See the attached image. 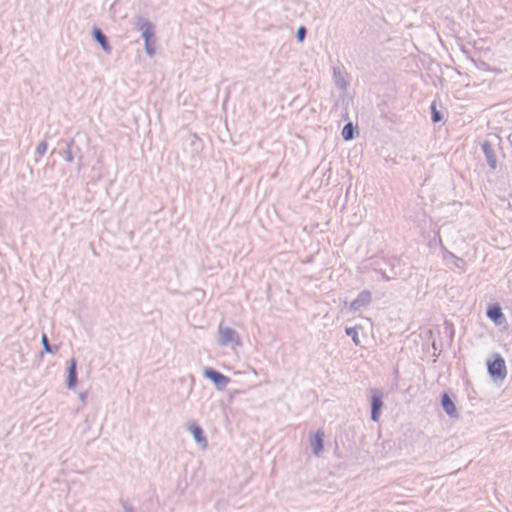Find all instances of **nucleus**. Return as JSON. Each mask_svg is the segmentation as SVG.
Returning <instances> with one entry per match:
<instances>
[{
    "label": "nucleus",
    "instance_id": "nucleus-21",
    "mask_svg": "<svg viewBox=\"0 0 512 512\" xmlns=\"http://www.w3.org/2000/svg\"><path fill=\"white\" fill-rule=\"evenodd\" d=\"M306 35V28L304 26H300L296 31V38L299 42H302Z\"/></svg>",
    "mask_w": 512,
    "mask_h": 512
},
{
    "label": "nucleus",
    "instance_id": "nucleus-14",
    "mask_svg": "<svg viewBox=\"0 0 512 512\" xmlns=\"http://www.w3.org/2000/svg\"><path fill=\"white\" fill-rule=\"evenodd\" d=\"M372 294L369 290L361 291L357 298L354 299V309L360 307H366L371 303Z\"/></svg>",
    "mask_w": 512,
    "mask_h": 512
},
{
    "label": "nucleus",
    "instance_id": "nucleus-25",
    "mask_svg": "<svg viewBox=\"0 0 512 512\" xmlns=\"http://www.w3.org/2000/svg\"><path fill=\"white\" fill-rule=\"evenodd\" d=\"M122 507L124 512H135L134 508L127 504L126 502H122Z\"/></svg>",
    "mask_w": 512,
    "mask_h": 512
},
{
    "label": "nucleus",
    "instance_id": "nucleus-19",
    "mask_svg": "<svg viewBox=\"0 0 512 512\" xmlns=\"http://www.w3.org/2000/svg\"><path fill=\"white\" fill-rule=\"evenodd\" d=\"M47 147V142L45 140L41 141L36 148V154L38 156H43L47 151Z\"/></svg>",
    "mask_w": 512,
    "mask_h": 512
},
{
    "label": "nucleus",
    "instance_id": "nucleus-17",
    "mask_svg": "<svg viewBox=\"0 0 512 512\" xmlns=\"http://www.w3.org/2000/svg\"><path fill=\"white\" fill-rule=\"evenodd\" d=\"M74 140L70 139L66 145V148L64 150V157L65 160L69 163L73 162L74 160Z\"/></svg>",
    "mask_w": 512,
    "mask_h": 512
},
{
    "label": "nucleus",
    "instance_id": "nucleus-11",
    "mask_svg": "<svg viewBox=\"0 0 512 512\" xmlns=\"http://www.w3.org/2000/svg\"><path fill=\"white\" fill-rule=\"evenodd\" d=\"M442 407L450 418L457 419L459 417L456 406L448 394L442 396Z\"/></svg>",
    "mask_w": 512,
    "mask_h": 512
},
{
    "label": "nucleus",
    "instance_id": "nucleus-16",
    "mask_svg": "<svg viewBox=\"0 0 512 512\" xmlns=\"http://www.w3.org/2000/svg\"><path fill=\"white\" fill-rule=\"evenodd\" d=\"M41 344L43 346V350L46 352V353H50V354H54L58 351L59 347L58 346H52L50 345L49 343V340H48V337L46 334H42L41 336Z\"/></svg>",
    "mask_w": 512,
    "mask_h": 512
},
{
    "label": "nucleus",
    "instance_id": "nucleus-28",
    "mask_svg": "<svg viewBox=\"0 0 512 512\" xmlns=\"http://www.w3.org/2000/svg\"><path fill=\"white\" fill-rule=\"evenodd\" d=\"M342 119L344 120H348L349 119V115H348V112L345 111L342 115H341Z\"/></svg>",
    "mask_w": 512,
    "mask_h": 512
},
{
    "label": "nucleus",
    "instance_id": "nucleus-6",
    "mask_svg": "<svg viewBox=\"0 0 512 512\" xmlns=\"http://www.w3.org/2000/svg\"><path fill=\"white\" fill-rule=\"evenodd\" d=\"M187 430L192 434L193 439L197 444L201 446L202 449L207 447L208 442L204 435V431L198 424H196L194 421L188 422Z\"/></svg>",
    "mask_w": 512,
    "mask_h": 512
},
{
    "label": "nucleus",
    "instance_id": "nucleus-10",
    "mask_svg": "<svg viewBox=\"0 0 512 512\" xmlns=\"http://www.w3.org/2000/svg\"><path fill=\"white\" fill-rule=\"evenodd\" d=\"M93 39L101 46V48L106 52L110 53L111 46L108 42L106 35L102 32L101 29L94 27L92 30Z\"/></svg>",
    "mask_w": 512,
    "mask_h": 512
},
{
    "label": "nucleus",
    "instance_id": "nucleus-7",
    "mask_svg": "<svg viewBox=\"0 0 512 512\" xmlns=\"http://www.w3.org/2000/svg\"><path fill=\"white\" fill-rule=\"evenodd\" d=\"M325 433L323 430H318L316 433L310 435L309 444L312 454L320 456L323 451Z\"/></svg>",
    "mask_w": 512,
    "mask_h": 512
},
{
    "label": "nucleus",
    "instance_id": "nucleus-8",
    "mask_svg": "<svg viewBox=\"0 0 512 512\" xmlns=\"http://www.w3.org/2000/svg\"><path fill=\"white\" fill-rule=\"evenodd\" d=\"M77 361L75 358H71L68 362L67 367V380H66V386L68 389H74L77 385Z\"/></svg>",
    "mask_w": 512,
    "mask_h": 512
},
{
    "label": "nucleus",
    "instance_id": "nucleus-27",
    "mask_svg": "<svg viewBox=\"0 0 512 512\" xmlns=\"http://www.w3.org/2000/svg\"><path fill=\"white\" fill-rule=\"evenodd\" d=\"M345 333H346L348 336H352V326H351V327H346V328H345Z\"/></svg>",
    "mask_w": 512,
    "mask_h": 512
},
{
    "label": "nucleus",
    "instance_id": "nucleus-24",
    "mask_svg": "<svg viewBox=\"0 0 512 512\" xmlns=\"http://www.w3.org/2000/svg\"><path fill=\"white\" fill-rule=\"evenodd\" d=\"M75 155L78 157V169H80L82 158H83L80 148H78V147L74 148V156Z\"/></svg>",
    "mask_w": 512,
    "mask_h": 512
},
{
    "label": "nucleus",
    "instance_id": "nucleus-18",
    "mask_svg": "<svg viewBox=\"0 0 512 512\" xmlns=\"http://www.w3.org/2000/svg\"><path fill=\"white\" fill-rule=\"evenodd\" d=\"M344 140H352V121H348L342 130Z\"/></svg>",
    "mask_w": 512,
    "mask_h": 512
},
{
    "label": "nucleus",
    "instance_id": "nucleus-26",
    "mask_svg": "<svg viewBox=\"0 0 512 512\" xmlns=\"http://www.w3.org/2000/svg\"><path fill=\"white\" fill-rule=\"evenodd\" d=\"M79 398H80L81 402L85 403L86 399H87V393H85V392L80 393Z\"/></svg>",
    "mask_w": 512,
    "mask_h": 512
},
{
    "label": "nucleus",
    "instance_id": "nucleus-12",
    "mask_svg": "<svg viewBox=\"0 0 512 512\" xmlns=\"http://www.w3.org/2000/svg\"><path fill=\"white\" fill-rule=\"evenodd\" d=\"M133 25H134L135 29H137L138 31L141 32V34L146 32V30L148 31L150 29H155L152 22H150L149 20H147L146 18H144L140 15H137L134 17Z\"/></svg>",
    "mask_w": 512,
    "mask_h": 512
},
{
    "label": "nucleus",
    "instance_id": "nucleus-9",
    "mask_svg": "<svg viewBox=\"0 0 512 512\" xmlns=\"http://www.w3.org/2000/svg\"><path fill=\"white\" fill-rule=\"evenodd\" d=\"M487 316L497 325L501 326L506 323V318L502 313L501 308L498 305L489 307L487 310Z\"/></svg>",
    "mask_w": 512,
    "mask_h": 512
},
{
    "label": "nucleus",
    "instance_id": "nucleus-1",
    "mask_svg": "<svg viewBox=\"0 0 512 512\" xmlns=\"http://www.w3.org/2000/svg\"><path fill=\"white\" fill-rule=\"evenodd\" d=\"M217 343L221 347H240L242 346V340L239 333L228 326H224L222 323L219 324L217 331Z\"/></svg>",
    "mask_w": 512,
    "mask_h": 512
},
{
    "label": "nucleus",
    "instance_id": "nucleus-22",
    "mask_svg": "<svg viewBox=\"0 0 512 512\" xmlns=\"http://www.w3.org/2000/svg\"><path fill=\"white\" fill-rule=\"evenodd\" d=\"M144 46H145V51H146L147 55L150 57L154 56L155 47L153 46V44L151 42H148V44H144Z\"/></svg>",
    "mask_w": 512,
    "mask_h": 512
},
{
    "label": "nucleus",
    "instance_id": "nucleus-4",
    "mask_svg": "<svg viewBox=\"0 0 512 512\" xmlns=\"http://www.w3.org/2000/svg\"><path fill=\"white\" fill-rule=\"evenodd\" d=\"M372 331V323L369 319H364L363 324L354 327V344L359 345L365 342L370 336Z\"/></svg>",
    "mask_w": 512,
    "mask_h": 512
},
{
    "label": "nucleus",
    "instance_id": "nucleus-2",
    "mask_svg": "<svg viewBox=\"0 0 512 512\" xmlns=\"http://www.w3.org/2000/svg\"><path fill=\"white\" fill-rule=\"evenodd\" d=\"M488 373L495 382L502 383L507 376V368L503 357L495 353L493 354V361L487 362Z\"/></svg>",
    "mask_w": 512,
    "mask_h": 512
},
{
    "label": "nucleus",
    "instance_id": "nucleus-20",
    "mask_svg": "<svg viewBox=\"0 0 512 512\" xmlns=\"http://www.w3.org/2000/svg\"><path fill=\"white\" fill-rule=\"evenodd\" d=\"M142 38L144 40V44H148L154 38V29L146 30V32L142 33Z\"/></svg>",
    "mask_w": 512,
    "mask_h": 512
},
{
    "label": "nucleus",
    "instance_id": "nucleus-15",
    "mask_svg": "<svg viewBox=\"0 0 512 512\" xmlns=\"http://www.w3.org/2000/svg\"><path fill=\"white\" fill-rule=\"evenodd\" d=\"M333 74H334V80H335L337 87L340 90L345 91L348 83L345 80L343 72L339 68L335 67L333 70Z\"/></svg>",
    "mask_w": 512,
    "mask_h": 512
},
{
    "label": "nucleus",
    "instance_id": "nucleus-5",
    "mask_svg": "<svg viewBox=\"0 0 512 512\" xmlns=\"http://www.w3.org/2000/svg\"><path fill=\"white\" fill-rule=\"evenodd\" d=\"M371 419L378 422L383 407V394L377 389H371Z\"/></svg>",
    "mask_w": 512,
    "mask_h": 512
},
{
    "label": "nucleus",
    "instance_id": "nucleus-23",
    "mask_svg": "<svg viewBox=\"0 0 512 512\" xmlns=\"http://www.w3.org/2000/svg\"><path fill=\"white\" fill-rule=\"evenodd\" d=\"M431 110H432V120H433V122H439L441 120L440 112L437 111V109L435 108L434 105L431 106Z\"/></svg>",
    "mask_w": 512,
    "mask_h": 512
},
{
    "label": "nucleus",
    "instance_id": "nucleus-13",
    "mask_svg": "<svg viewBox=\"0 0 512 512\" xmlns=\"http://www.w3.org/2000/svg\"><path fill=\"white\" fill-rule=\"evenodd\" d=\"M482 150L485 154V157H486V161L488 163V165L492 168V169H495L496 168V164H497V159H496V155L492 149V146L489 142H484L482 144Z\"/></svg>",
    "mask_w": 512,
    "mask_h": 512
},
{
    "label": "nucleus",
    "instance_id": "nucleus-3",
    "mask_svg": "<svg viewBox=\"0 0 512 512\" xmlns=\"http://www.w3.org/2000/svg\"><path fill=\"white\" fill-rule=\"evenodd\" d=\"M203 375L213 382L217 390H224L230 383V378L210 367L204 368Z\"/></svg>",
    "mask_w": 512,
    "mask_h": 512
}]
</instances>
